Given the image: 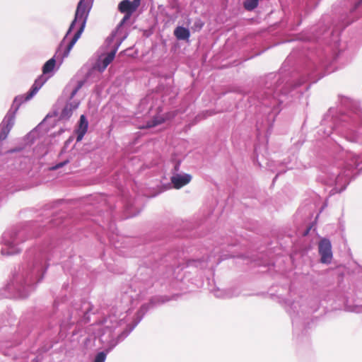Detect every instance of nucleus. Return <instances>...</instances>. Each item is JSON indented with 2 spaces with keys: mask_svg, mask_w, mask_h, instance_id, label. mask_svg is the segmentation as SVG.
I'll return each instance as SVG.
<instances>
[{
  "mask_svg": "<svg viewBox=\"0 0 362 362\" xmlns=\"http://www.w3.org/2000/svg\"><path fill=\"white\" fill-rule=\"evenodd\" d=\"M90 7L91 5L88 0H80V1L78 2L75 13V18L70 25L69 32L71 30L76 21L81 20V25L78 30L75 33L74 36L67 45V47L64 54V56H67L69 54L71 49H72L76 41L80 37L81 33H83L86 23L87 18L90 10Z\"/></svg>",
  "mask_w": 362,
  "mask_h": 362,
  "instance_id": "f257e3e1",
  "label": "nucleus"
},
{
  "mask_svg": "<svg viewBox=\"0 0 362 362\" xmlns=\"http://www.w3.org/2000/svg\"><path fill=\"white\" fill-rule=\"evenodd\" d=\"M318 252L320 255V262L323 264H329L332 259V245L327 238H322L318 244Z\"/></svg>",
  "mask_w": 362,
  "mask_h": 362,
  "instance_id": "f03ea898",
  "label": "nucleus"
},
{
  "mask_svg": "<svg viewBox=\"0 0 362 362\" xmlns=\"http://www.w3.org/2000/svg\"><path fill=\"white\" fill-rule=\"evenodd\" d=\"M141 0H123L119 4L118 9L121 13H126L124 21L129 18L130 16L137 9L140 4Z\"/></svg>",
  "mask_w": 362,
  "mask_h": 362,
  "instance_id": "7ed1b4c3",
  "label": "nucleus"
},
{
  "mask_svg": "<svg viewBox=\"0 0 362 362\" xmlns=\"http://www.w3.org/2000/svg\"><path fill=\"white\" fill-rule=\"evenodd\" d=\"M116 52L117 49H115L106 54L101 55L95 63V69L99 72H103L115 59Z\"/></svg>",
  "mask_w": 362,
  "mask_h": 362,
  "instance_id": "20e7f679",
  "label": "nucleus"
},
{
  "mask_svg": "<svg viewBox=\"0 0 362 362\" xmlns=\"http://www.w3.org/2000/svg\"><path fill=\"white\" fill-rule=\"evenodd\" d=\"M14 124V115H7L0 126V140H4Z\"/></svg>",
  "mask_w": 362,
  "mask_h": 362,
  "instance_id": "39448f33",
  "label": "nucleus"
},
{
  "mask_svg": "<svg viewBox=\"0 0 362 362\" xmlns=\"http://www.w3.org/2000/svg\"><path fill=\"white\" fill-rule=\"evenodd\" d=\"M192 177L190 175H175L173 176L170 179L171 182L173 185L174 188L180 189L185 185H187L191 181Z\"/></svg>",
  "mask_w": 362,
  "mask_h": 362,
  "instance_id": "423d86ee",
  "label": "nucleus"
},
{
  "mask_svg": "<svg viewBox=\"0 0 362 362\" xmlns=\"http://www.w3.org/2000/svg\"><path fill=\"white\" fill-rule=\"evenodd\" d=\"M88 127V122L86 117L82 115L80 117L78 128L76 130V141H81L87 132Z\"/></svg>",
  "mask_w": 362,
  "mask_h": 362,
  "instance_id": "0eeeda50",
  "label": "nucleus"
},
{
  "mask_svg": "<svg viewBox=\"0 0 362 362\" xmlns=\"http://www.w3.org/2000/svg\"><path fill=\"white\" fill-rule=\"evenodd\" d=\"M46 81V79L43 78V76H40L39 78L36 79L34 84L33 85L31 89L25 96H22L23 98V101H27L31 99L33 95H35L39 89L42 87L44 83Z\"/></svg>",
  "mask_w": 362,
  "mask_h": 362,
  "instance_id": "6e6552de",
  "label": "nucleus"
},
{
  "mask_svg": "<svg viewBox=\"0 0 362 362\" xmlns=\"http://www.w3.org/2000/svg\"><path fill=\"white\" fill-rule=\"evenodd\" d=\"M174 35L179 40H187L190 36V33L187 28L177 26L174 30Z\"/></svg>",
  "mask_w": 362,
  "mask_h": 362,
  "instance_id": "1a4fd4ad",
  "label": "nucleus"
},
{
  "mask_svg": "<svg viewBox=\"0 0 362 362\" xmlns=\"http://www.w3.org/2000/svg\"><path fill=\"white\" fill-rule=\"evenodd\" d=\"M56 65V60L54 58L49 59L42 66L43 74H47L52 71Z\"/></svg>",
  "mask_w": 362,
  "mask_h": 362,
  "instance_id": "9d476101",
  "label": "nucleus"
},
{
  "mask_svg": "<svg viewBox=\"0 0 362 362\" xmlns=\"http://www.w3.org/2000/svg\"><path fill=\"white\" fill-rule=\"evenodd\" d=\"M165 121V119L164 117H156L152 121L149 122L146 124V127L151 128L155 126H157L158 124H160L163 123Z\"/></svg>",
  "mask_w": 362,
  "mask_h": 362,
  "instance_id": "9b49d317",
  "label": "nucleus"
},
{
  "mask_svg": "<svg viewBox=\"0 0 362 362\" xmlns=\"http://www.w3.org/2000/svg\"><path fill=\"white\" fill-rule=\"evenodd\" d=\"M106 355L103 352L98 353L94 360V362H105Z\"/></svg>",
  "mask_w": 362,
  "mask_h": 362,
  "instance_id": "f8f14e48",
  "label": "nucleus"
},
{
  "mask_svg": "<svg viewBox=\"0 0 362 362\" xmlns=\"http://www.w3.org/2000/svg\"><path fill=\"white\" fill-rule=\"evenodd\" d=\"M69 162V160H65L64 162L59 163L57 164L56 165L51 168V170H57L62 167H63L65 164H66Z\"/></svg>",
  "mask_w": 362,
  "mask_h": 362,
  "instance_id": "ddd939ff",
  "label": "nucleus"
},
{
  "mask_svg": "<svg viewBox=\"0 0 362 362\" xmlns=\"http://www.w3.org/2000/svg\"><path fill=\"white\" fill-rule=\"evenodd\" d=\"M258 5V0H250V11L255 8Z\"/></svg>",
  "mask_w": 362,
  "mask_h": 362,
  "instance_id": "4468645a",
  "label": "nucleus"
},
{
  "mask_svg": "<svg viewBox=\"0 0 362 362\" xmlns=\"http://www.w3.org/2000/svg\"><path fill=\"white\" fill-rule=\"evenodd\" d=\"M80 89V86H77L71 93V98H72Z\"/></svg>",
  "mask_w": 362,
  "mask_h": 362,
  "instance_id": "2eb2a0df",
  "label": "nucleus"
},
{
  "mask_svg": "<svg viewBox=\"0 0 362 362\" xmlns=\"http://www.w3.org/2000/svg\"><path fill=\"white\" fill-rule=\"evenodd\" d=\"M244 7L246 10L249 11V0H245L244 1Z\"/></svg>",
  "mask_w": 362,
  "mask_h": 362,
  "instance_id": "dca6fc26",
  "label": "nucleus"
},
{
  "mask_svg": "<svg viewBox=\"0 0 362 362\" xmlns=\"http://www.w3.org/2000/svg\"><path fill=\"white\" fill-rule=\"evenodd\" d=\"M362 4V0H359V1L356 4L354 9L357 8Z\"/></svg>",
  "mask_w": 362,
  "mask_h": 362,
  "instance_id": "f3484780",
  "label": "nucleus"
},
{
  "mask_svg": "<svg viewBox=\"0 0 362 362\" xmlns=\"http://www.w3.org/2000/svg\"><path fill=\"white\" fill-rule=\"evenodd\" d=\"M82 85H83V83L81 82H80L78 86H80V88H81Z\"/></svg>",
  "mask_w": 362,
  "mask_h": 362,
  "instance_id": "a211bd4d",
  "label": "nucleus"
}]
</instances>
